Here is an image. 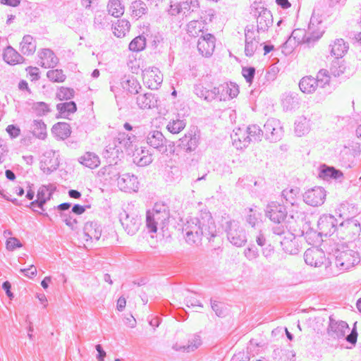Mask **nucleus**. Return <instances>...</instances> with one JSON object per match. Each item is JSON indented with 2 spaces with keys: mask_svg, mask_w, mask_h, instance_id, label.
<instances>
[{
  "mask_svg": "<svg viewBox=\"0 0 361 361\" xmlns=\"http://www.w3.org/2000/svg\"><path fill=\"white\" fill-rule=\"evenodd\" d=\"M182 231L189 245L200 244L203 237L211 241L219 235L214 220L207 211H201L197 216L188 219Z\"/></svg>",
  "mask_w": 361,
  "mask_h": 361,
  "instance_id": "1",
  "label": "nucleus"
},
{
  "mask_svg": "<svg viewBox=\"0 0 361 361\" xmlns=\"http://www.w3.org/2000/svg\"><path fill=\"white\" fill-rule=\"evenodd\" d=\"M170 217L169 206L163 202L154 204L152 211L146 214V226L150 233H157L158 226L164 230L168 225Z\"/></svg>",
  "mask_w": 361,
  "mask_h": 361,
  "instance_id": "2",
  "label": "nucleus"
},
{
  "mask_svg": "<svg viewBox=\"0 0 361 361\" xmlns=\"http://www.w3.org/2000/svg\"><path fill=\"white\" fill-rule=\"evenodd\" d=\"M332 252L335 264L341 271L349 270L360 262L358 251L350 249L348 245H337Z\"/></svg>",
  "mask_w": 361,
  "mask_h": 361,
  "instance_id": "3",
  "label": "nucleus"
},
{
  "mask_svg": "<svg viewBox=\"0 0 361 361\" xmlns=\"http://www.w3.org/2000/svg\"><path fill=\"white\" fill-rule=\"evenodd\" d=\"M250 14L256 19L259 32L267 33L273 24L271 11L261 3L255 1L250 6Z\"/></svg>",
  "mask_w": 361,
  "mask_h": 361,
  "instance_id": "4",
  "label": "nucleus"
},
{
  "mask_svg": "<svg viewBox=\"0 0 361 361\" xmlns=\"http://www.w3.org/2000/svg\"><path fill=\"white\" fill-rule=\"evenodd\" d=\"M224 228L226 233L228 240L236 247H242L247 242L245 230L235 220H228L224 224Z\"/></svg>",
  "mask_w": 361,
  "mask_h": 361,
  "instance_id": "5",
  "label": "nucleus"
},
{
  "mask_svg": "<svg viewBox=\"0 0 361 361\" xmlns=\"http://www.w3.org/2000/svg\"><path fill=\"white\" fill-rule=\"evenodd\" d=\"M204 23L202 20H191L187 24V33L194 38L198 37L197 45L207 44L214 45L216 37L210 33H204Z\"/></svg>",
  "mask_w": 361,
  "mask_h": 361,
  "instance_id": "6",
  "label": "nucleus"
},
{
  "mask_svg": "<svg viewBox=\"0 0 361 361\" xmlns=\"http://www.w3.org/2000/svg\"><path fill=\"white\" fill-rule=\"evenodd\" d=\"M264 216L273 224L284 223L288 217L286 207L277 201H270L266 205Z\"/></svg>",
  "mask_w": 361,
  "mask_h": 361,
  "instance_id": "7",
  "label": "nucleus"
},
{
  "mask_svg": "<svg viewBox=\"0 0 361 361\" xmlns=\"http://www.w3.org/2000/svg\"><path fill=\"white\" fill-rule=\"evenodd\" d=\"M360 223L355 218H350L343 221L340 224L338 228V233L343 235H341V238L348 240H355L360 235Z\"/></svg>",
  "mask_w": 361,
  "mask_h": 361,
  "instance_id": "8",
  "label": "nucleus"
},
{
  "mask_svg": "<svg viewBox=\"0 0 361 361\" xmlns=\"http://www.w3.org/2000/svg\"><path fill=\"white\" fill-rule=\"evenodd\" d=\"M200 141V132L197 128L190 129L178 142V147L190 153L195 152Z\"/></svg>",
  "mask_w": 361,
  "mask_h": 361,
  "instance_id": "9",
  "label": "nucleus"
},
{
  "mask_svg": "<svg viewBox=\"0 0 361 361\" xmlns=\"http://www.w3.org/2000/svg\"><path fill=\"white\" fill-rule=\"evenodd\" d=\"M120 221L126 232L130 235H134L140 229L142 219L135 212H128L123 210L120 214Z\"/></svg>",
  "mask_w": 361,
  "mask_h": 361,
  "instance_id": "10",
  "label": "nucleus"
},
{
  "mask_svg": "<svg viewBox=\"0 0 361 361\" xmlns=\"http://www.w3.org/2000/svg\"><path fill=\"white\" fill-rule=\"evenodd\" d=\"M145 140L150 147L161 154H166L168 152L169 141L161 131L157 130H149L145 136Z\"/></svg>",
  "mask_w": 361,
  "mask_h": 361,
  "instance_id": "11",
  "label": "nucleus"
},
{
  "mask_svg": "<svg viewBox=\"0 0 361 361\" xmlns=\"http://www.w3.org/2000/svg\"><path fill=\"white\" fill-rule=\"evenodd\" d=\"M59 154L54 150H47L42 156L40 160V169L46 174H51L56 171L59 166Z\"/></svg>",
  "mask_w": 361,
  "mask_h": 361,
  "instance_id": "12",
  "label": "nucleus"
},
{
  "mask_svg": "<svg viewBox=\"0 0 361 361\" xmlns=\"http://www.w3.org/2000/svg\"><path fill=\"white\" fill-rule=\"evenodd\" d=\"M265 138L270 142H276L283 136V127L279 120L271 118H269L264 125Z\"/></svg>",
  "mask_w": 361,
  "mask_h": 361,
  "instance_id": "13",
  "label": "nucleus"
},
{
  "mask_svg": "<svg viewBox=\"0 0 361 361\" xmlns=\"http://www.w3.org/2000/svg\"><path fill=\"white\" fill-rule=\"evenodd\" d=\"M265 138L270 142H276L283 136V127L279 120L271 118H269L264 125Z\"/></svg>",
  "mask_w": 361,
  "mask_h": 361,
  "instance_id": "14",
  "label": "nucleus"
},
{
  "mask_svg": "<svg viewBox=\"0 0 361 361\" xmlns=\"http://www.w3.org/2000/svg\"><path fill=\"white\" fill-rule=\"evenodd\" d=\"M265 138L270 142H276L283 136V127L279 120L271 118H269L264 125Z\"/></svg>",
  "mask_w": 361,
  "mask_h": 361,
  "instance_id": "15",
  "label": "nucleus"
},
{
  "mask_svg": "<svg viewBox=\"0 0 361 361\" xmlns=\"http://www.w3.org/2000/svg\"><path fill=\"white\" fill-rule=\"evenodd\" d=\"M317 228L323 236H331L335 231L338 232V221L331 214H323L317 221Z\"/></svg>",
  "mask_w": 361,
  "mask_h": 361,
  "instance_id": "16",
  "label": "nucleus"
},
{
  "mask_svg": "<svg viewBox=\"0 0 361 361\" xmlns=\"http://www.w3.org/2000/svg\"><path fill=\"white\" fill-rule=\"evenodd\" d=\"M142 79L151 90H157L163 82V76L156 67H148L142 70Z\"/></svg>",
  "mask_w": 361,
  "mask_h": 361,
  "instance_id": "17",
  "label": "nucleus"
},
{
  "mask_svg": "<svg viewBox=\"0 0 361 361\" xmlns=\"http://www.w3.org/2000/svg\"><path fill=\"white\" fill-rule=\"evenodd\" d=\"M326 196V190L324 188L314 187L305 192L303 200L307 204L317 207L324 204Z\"/></svg>",
  "mask_w": 361,
  "mask_h": 361,
  "instance_id": "18",
  "label": "nucleus"
},
{
  "mask_svg": "<svg viewBox=\"0 0 361 361\" xmlns=\"http://www.w3.org/2000/svg\"><path fill=\"white\" fill-rule=\"evenodd\" d=\"M146 47H128V54L127 65L133 73L137 74L139 71L143 70V61L139 56V53L143 51Z\"/></svg>",
  "mask_w": 361,
  "mask_h": 361,
  "instance_id": "19",
  "label": "nucleus"
},
{
  "mask_svg": "<svg viewBox=\"0 0 361 361\" xmlns=\"http://www.w3.org/2000/svg\"><path fill=\"white\" fill-rule=\"evenodd\" d=\"M349 330L347 322L344 321H337L333 316L329 317L327 334L333 338H342L345 336L346 331Z\"/></svg>",
  "mask_w": 361,
  "mask_h": 361,
  "instance_id": "20",
  "label": "nucleus"
},
{
  "mask_svg": "<svg viewBox=\"0 0 361 361\" xmlns=\"http://www.w3.org/2000/svg\"><path fill=\"white\" fill-rule=\"evenodd\" d=\"M324 33L322 22H317L313 17L310 18L308 30L306 31V44L316 43Z\"/></svg>",
  "mask_w": 361,
  "mask_h": 361,
  "instance_id": "21",
  "label": "nucleus"
},
{
  "mask_svg": "<svg viewBox=\"0 0 361 361\" xmlns=\"http://www.w3.org/2000/svg\"><path fill=\"white\" fill-rule=\"evenodd\" d=\"M324 33L322 22H317L313 17L310 18L308 30L306 31V44L316 43Z\"/></svg>",
  "mask_w": 361,
  "mask_h": 361,
  "instance_id": "22",
  "label": "nucleus"
},
{
  "mask_svg": "<svg viewBox=\"0 0 361 361\" xmlns=\"http://www.w3.org/2000/svg\"><path fill=\"white\" fill-rule=\"evenodd\" d=\"M281 106L285 111H294L300 106V98L295 92H286L281 97Z\"/></svg>",
  "mask_w": 361,
  "mask_h": 361,
  "instance_id": "23",
  "label": "nucleus"
},
{
  "mask_svg": "<svg viewBox=\"0 0 361 361\" xmlns=\"http://www.w3.org/2000/svg\"><path fill=\"white\" fill-rule=\"evenodd\" d=\"M118 187L126 192H136L138 190L139 182L137 176L133 174L124 173L118 178Z\"/></svg>",
  "mask_w": 361,
  "mask_h": 361,
  "instance_id": "24",
  "label": "nucleus"
},
{
  "mask_svg": "<svg viewBox=\"0 0 361 361\" xmlns=\"http://www.w3.org/2000/svg\"><path fill=\"white\" fill-rule=\"evenodd\" d=\"M135 102L140 109H152L157 107L159 98L152 92H145L138 94L135 97Z\"/></svg>",
  "mask_w": 361,
  "mask_h": 361,
  "instance_id": "25",
  "label": "nucleus"
},
{
  "mask_svg": "<svg viewBox=\"0 0 361 361\" xmlns=\"http://www.w3.org/2000/svg\"><path fill=\"white\" fill-rule=\"evenodd\" d=\"M304 259L307 264L314 267H319L324 264L325 254L322 250L309 248L304 253Z\"/></svg>",
  "mask_w": 361,
  "mask_h": 361,
  "instance_id": "26",
  "label": "nucleus"
},
{
  "mask_svg": "<svg viewBox=\"0 0 361 361\" xmlns=\"http://www.w3.org/2000/svg\"><path fill=\"white\" fill-rule=\"evenodd\" d=\"M266 33L259 32L258 28L255 29L253 25H247L245 29V45H267L265 42H262Z\"/></svg>",
  "mask_w": 361,
  "mask_h": 361,
  "instance_id": "27",
  "label": "nucleus"
},
{
  "mask_svg": "<svg viewBox=\"0 0 361 361\" xmlns=\"http://www.w3.org/2000/svg\"><path fill=\"white\" fill-rule=\"evenodd\" d=\"M319 177L326 181L338 180L343 178V173L334 166L322 164L319 168Z\"/></svg>",
  "mask_w": 361,
  "mask_h": 361,
  "instance_id": "28",
  "label": "nucleus"
},
{
  "mask_svg": "<svg viewBox=\"0 0 361 361\" xmlns=\"http://www.w3.org/2000/svg\"><path fill=\"white\" fill-rule=\"evenodd\" d=\"M302 235L305 237L307 243L310 245H317L322 241V233H319V229L314 230L311 227L310 221H305L301 228Z\"/></svg>",
  "mask_w": 361,
  "mask_h": 361,
  "instance_id": "29",
  "label": "nucleus"
},
{
  "mask_svg": "<svg viewBox=\"0 0 361 361\" xmlns=\"http://www.w3.org/2000/svg\"><path fill=\"white\" fill-rule=\"evenodd\" d=\"M59 62V59L50 49H42L39 54L37 63L45 68H52Z\"/></svg>",
  "mask_w": 361,
  "mask_h": 361,
  "instance_id": "30",
  "label": "nucleus"
},
{
  "mask_svg": "<svg viewBox=\"0 0 361 361\" xmlns=\"http://www.w3.org/2000/svg\"><path fill=\"white\" fill-rule=\"evenodd\" d=\"M83 232L87 237L86 241L89 240H99L102 235V226L97 221H88L84 226Z\"/></svg>",
  "mask_w": 361,
  "mask_h": 361,
  "instance_id": "31",
  "label": "nucleus"
},
{
  "mask_svg": "<svg viewBox=\"0 0 361 361\" xmlns=\"http://www.w3.org/2000/svg\"><path fill=\"white\" fill-rule=\"evenodd\" d=\"M233 140V145L238 149H242L248 146L251 140L250 139L247 130H242L240 128L237 129L231 135Z\"/></svg>",
  "mask_w": 361,
  "mask_h": 361,
  "instance_id": "32",
  "label": "nucleus"
},
{
  "mask_svg": "<svg viewBox=\"0 0 361 361\" xmlns=\"http://www.w3.org/2000/svg\"><path fill=\"white\" fill-rule=\"evenodd\" d=\"M283 250L290 255H297L299 252V248L295 241V235L288 233L283 240L280 242Z\"/></svg>",
  "mask_w": 361,
  "mask_h": 361,
  "instance_id": "33",
  "label": "nucleus"
},
{
  "mask_svg": "<svg viewBox=\"0 0 361 361\" xmlns=\"http://www.w3.org/2000/svg\"><path fill=\"white\" fill-rule=\"evenodd\" d=\"M51 132L58 139L65 140L71 135V128L68 123L58 122L53 126Z\"/></svg>",
  "mask_w": 361,
  "mask_h": 361,
  "instance_id": "34",
  "label": "nucleus"
},
{
  "mask_svg": "<svg viewBox=\"0 0 361 361\" xmlns=\"http://www.w3.org/2000/svg\"><path fill=\"white\" fill-rule=\"evenodd\" d=\"M300 90L305 94H312L314 92L318 86V81L314 80L312 76H305L299 82Z\"/></svg>",
  "mask_w": 361,
  "mask_h": 361,
  "instance_id": "35",
  "label": "nucleus"
},
{
  "mask_svg": "<svg viewBox=\"0 0 361 361\" xmlns=\"http://www.w3.org/2000/svg\"><path fill=\"white\" fill-rule=\"evenodd\" d=\"M303 44H306V30L295 29L282 45H302Z\"/></svg>",
  "mask_w": 361,
  "mask_h": 361,
  "instance_id": "36",
  "label": "nucleus"
},
{
  "mask_svg": "<svg viewBox=\"0 0 361 361\" xmlns=\"http://www.w3.org/2000/svg\"><path fill=\"white\" fill-rule=\"evenodd\" d=\"M3 59L6 63L16 65L20 63L23 58L13 47H6Z\"/></svg>",
  "mask_w": 361,
  "mask_h": 361,
  "instance_id": "37",
  "label": "nucleus"
},
{
  "mask_svg": "<svg viewBox=\"0 0 361 361\" xmlns=\"http://www.w3.org/2000/svg\"><path fill=\"white\" fill-rule=\"evenodd\" d=\"M202 345V340L200 336L194 335L191 339L188 341V343L186 345H178L176 344L173 345V349L177 351L183 352H192L197 349Z\"/></svg>",
  "mask_w": 361,
  "mask_h": 361,
  "instance_id": "38",
  "label": "nucleus"
},
{
  "mask_svg": "<svg viewBox=\"0 0 361 361\" xmlns=\"http://www.w3.org/2000/svg\"><path fill=\"white\" fill-rule=\"evenodd\" d=\"M130 15L135 19H139L143 15L146 14L148 8L146 4L141 0H136L131 3L130 6Z\"/></svg>",
  "mask_w": 361,
  "mask_h": 361,
  "instance_id": "39",
  "label": "nucleus"
},
{
  "mask_svg": "<svg viewBox=\"0 0 361 361\" xmlns=\"http://www.w3.org/2000/svg\"><path fill=\"white\" fill-rule=\"evenodd\" d=\"M130 23L126 19L118 20L112 25L113 32L117 37H123L129 32Z\"/></svg>",
  "mask_w": 361,
  "mask_h": 361,
  "instance_id": "40",
  "label": "nucleus"
},
{
  "mask_svg": "<svg viewBox=\"0 0 361 361\" xmlns=\"http://www.w3.org/2000/svg\"><path fill=\"white\" fill-rule=\"evenodd\" d=\"M145 34H147V43L152 45H157L161 43H165L163 35L155 30H152L149 25L143 26Z\"/></svg>",
  "mask_w": 361,
  "mask_h": 361,
  "instance_id": "41",
  "label": "nucleus"
},
{
  "mask_svg": "<svg viewBox=\"0 0 361 361\" xmlns=\"http://www.w3.org/2000/svg\"><path fill=\"white\" fill-rule=\"evenodd\" d=\"M79 162L90 169H95L100 164L99 157L94 152H86L79 158Z\"/></svg>",
  "mask_w": 361,
  "mask_h": 361,
  "instance_id": "42",
  "label": "nucleus"
},
{
  "mask_svg": "<svg viewBox=\"0 0 361 361\" xmlns=\"http://www.w3.org/2000/svg\"><path fill=\"white\" fill-rule=\"evenodd\" d=\"M300 190V188L298 187L287 188L281 192V197L287 204H290L292 206L295 207L296 206L297 198Z\"/></svg>",
  "mask_w": 361,
  "mask_h": 361,
  "instance_id": "43",
  "label": "nucleus"
},
{
  "mask_svg": "<svg viewBox=\"0 0 361 361\" xmlns=\"http://www.w3.org/2000/svg\"><path fill=\"white\" fill-rule=\"evenodd\" d=\"M295 356L292 350L276 348L273 352V358L275 361H294Z\"/></svg>",
  "mask_w": 361,
  "mask_h": 361,
  "instance_id": "44",
  "label": "nucleus"
},
{
  "mask_svg": "<svg viewBox=\"0 0 361 361\" xmlns=\"http://www.w3.org/2000/svg\"><path fill=\"white\" fill-rule=\"evenodd\" d=\"M107 10L110 15L115 18H118L124 13L125 7L121 0H109Z\"/></svg>",
  "mask_w": 361,
  "mask_h": 361,
  "instance_id": "45",
  "label": "nucleus"
},
{
  "mask_svg": "<svg viewBox=\"0 0 361 361\" xmlns=\"http://www.w3.org/2000/svg\"><path fill=\"white\" fill-rule=\"evenodd\" d=\"M56 109L61 118H67L71 114L77 111V106L75 102L59 103L56 105Z\"/></svg>",
  "mask_w": 361,
  "mask_h": 361,
  "instance_id": "46",
  "label": "nucleus"
},
{
  "mask_svg": "<svg viewBox=\"0 0 361 361\" xmlns=\"http://www.w3.org/2000/svg\"><path fill=\"white\" fill-rule=\"evenodd\" d=\"M123 89L126 90L129 93L132 94H138L139 90L142 89V87L138 80L133 76L129 77L128 78L123 80L121 82Z\"/></svg>",
  "mask_w": 361,
  "mask_h": 361,
  "instance_id": "47",
  "label": "nucleus"
},
{
  "mask_svg": "<svg viewBox=\"0 0 361 361\" xmlns=\"http://www.w3.org/2000/svg\"><path fill=\"white\" fill-rule=\"evenodd\" d=\"M32 134L37 138L44 140L47 137V126L42 120H34L32 124Z\"/></svg>",
  "mask_w": 361,
  "mask_h": 361,
  "instance_id": "48",
  "label": "nucleus"
},
{
  "mask_svg": "<svg viewBox=\"0 0 361 361\" xmlns=\"http://www.w3.org/2000/svg\"><path fill=\"white\" fill-rule=\"evenodd\" d=\"M104 153L106 157L115 159L118 158L121 154H123V149L121 146H119L114 139L112 143L106 147Z\"/></svg>",
  "mask_w": 361,
  "mask_h": 361,
  "instance_id": "49",
  "label": "nucleus"
},
{
  "mask_svg": "<svg viewBox=\"0 0 361 361\" xmlns=\"http://www.w3.org/2000/svg\"><path fill=\"white\" fill-rule=\"evenodd\" d=\"M31 110L35 116L39 117L47 116L51 111L49 105L44 102H33Z\"/></svg>",
  "mask_w": 361,
  "mask_h": 361,
  "instance_id": "50",
  "label": "nucleus"
},
{
  "mask_svg": "<svg viewBox=\"0 0 361 361\" xmlns=\"http://www.w3.org/2000/svg\"><path fill=\"white\" fill-rule=\"evenodd\" d=\"M186 126L185 119H172L166 125V129L172 134H178L182 131Z\"/></svg>",
  "mask_w": 361,
  "mask_h": 361,
  "instance_id": "51",
  "label": "nucleus"
},
{
  "mask_svg": "<svg viewBox=\"0 0 361 361\" xmlns=\"http://www.w3.org/2000/svg\"><path fill=\"white\" fill-rule=\"evenodd\" d=\"M345 69L346 66L344 63L343 60L341 59H335L334 61H332L330 67V72L331 74L333 75L334 77L341 76L342 74L344 73Z\"/></svg>",
  "mask_w": 361,
  "mask_h": 361,
  "instance_id": "52",
  "label": "nucleus"
},
{
  "mask_svg": "<svg viewBox=\"0 0 361 361\" xmlns=\"http://www.w3.org/2000/svg\"><path fill=\"white\" fill-rule=\"evenodd\" d=\"M47 77L49 80L54 82H63L66 76L63 73L61 69L49 70L47 73Z\"/></svg>",
  "mask_w": 361,
  "mask_h": 361,
  "instance_id": "53",
  "label": "nucleus"
},
{
  "mask_svg": "<svg viewBox=\"0 0 361 361\" xmlns=\"http://www.w3.org/2000/svg\"><path fill=\"white\" fill-rule=\"evenodd\" d=\"M247 133L249 135L251 142L259 141L264 134L263 130L257 125L249 126L247 129Z\"/></svg>",
  "mask_w": 361,
  "mask_h": 361,
  "instance_id": "54",
  "label": "nucleus"
},
{
  "mask_svg": "<svg viewBox=\"0 0 361 361\" xmlns=\"http://www.w3.org/2000/svg\"><path fill=\"white\" fill-rule=\"evenodd\" d=\"M314 80L318 81L319 88H324L326 85H329L330 82V75L329 74V71L326 69L320 70Z\"/></svg>",
  "mask_w": 361,
  "mask_h": 361,
  "instance_id": "55",
  "label": "nucleus"
},
{
  "mask_svg": "<svg viewBox=\"0 0 361 361\" xmlns=\"http://www.w3.org/2000/svg\"><path fill=\"white\" fill-rule=\"evenodd\" d=\"M60 218L72 231H74L77 228V224L78 221L71 212L66 214L61 213Z\"/></svg>",
  "mask_w": 361,
  "mask_h": 361,
  "instance_id": "56",
  "label": "nucleus"
},
{
  "mask_svg": "<svg viewBox=\"0 0 361 361\" xmlns=\"http://www.w3.org/2000/svg\"><path fill=\"white\" fill-rule=\"evenodd\" d=\"M75 91L73 88L61 87L56 92V98L59 100H68L74 97Z\"/></svg>",
  "mask_w": 361,
  "mask_h": 361,
  "instance_id": "57",
  "label": "nucleus"
},
{
  "mask_svg": "<svg viewBox=\"0 0 361 361\" xmlns=\"http://www.w3.org/2000/svg\"><path fill=\"white\" fill-rule=\"evenodd\" d=\"M211 307L216 316L219 317H224L226 316V308L222 302L211 300Z\"/></svg>",
  "mask_w": 361,
  "mask_h": 361,
  "instance_id": "58",
  "label": "nucleus"
},
{
  "mask_svg": "<svg viewBox=\"0 0 361 361\" xmlns=\"http://www.w3.org/2000/svg\"><path fill=\"white\" fill-rule=\"evenodd\" d=\"M193 92L198 97L207 102V97L206 98V97L210 93V89L204 87L202 84L200 83L194 85Z\"/></svg>",
  "mask_w": 361,
  "mask_h": 361,
  "instance_id": "59",
  "label": "nucleus"
},
{
  "mask_svg": "<svg viewBox=\"0 0 361 361\" xmlns=\"http://www.w3.org/2000/svg\"><path fill=\"white\" fill-rule=\"evenodd\" d=\"M263 348L264 345H260L256 340L251 339L247 346V350L250 355L255 356V355H258L262 350Z\"/></svg>",
  "mask_w": 361,
  "mask_h": 361,
  "instance_id": "60",
  "label": "nucleus"
},
{
  "mask_svg": "<svg viewBox=\"0 0 361 361\" xmlns=\"http://www.w3.org/2000/svg\"><path fill=\"white\" fill-rule=\"evenodd\" d=\"M242 75L245 78L246 82L251 85L255 75V68L252 66L243 67Z\"/></svg>",
  "mask_w": 361,
  "mask_h": 361,
  "instance_id": "61",
  "label": "nucleus"
},
{
  "mask_svg": "<svg viewBox=\"0 0 361 361\" xmlns=\"http://www.w3.org/2000/svg\"><path fill=\"white\" fill-rule=\"evenodd\" d=\"M116 142L119 146H121V149L123 148L128 149L133 144L131 141H130L129 138H128V135L126 133H119L117 138L115 139Z\"/></svg>",
  "mask_w": 361,
  "mask_h": 361,
  "instance_id": "62",
  "label": "nucleus"
},
{
  "mask_svg": "<svg viewBox=\"0 0 361 361\" xmlns=\"http://www.w3.org/2000/svg\"><path fill=\"white\" fill-rule=\"evenodd\" d=\"M222 92H220L219 87H214L213 88L210 89V93L208 94L207 97V102H211L214 100H219L223 101L224 100V98L222 97Z\"/></svg>",
  "mask_w": 361,
  "mask_h": 361,
  "instance_id": "63",
  "label": "nucleus"
},
{
  "mask_svg": "<svg viewBox=\"0 0 361 361\" xmlns=\"http://www.w3.org/2000/svg\"><path fill=\"white\" fill-rule=\"evenodd\" d=\"M6 247L8 250L13 251L16 248L23 247V245L18 238L11 237L6 240Z\"/></svg>",
  "mask_w": 361,
  "mask_h": 361,
  "instance_id": "64",
  "label": "nucleus"
}]
</instances>
